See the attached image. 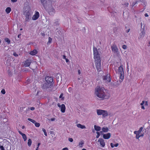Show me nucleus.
I'll use <instances>...</instances> for the list:
<instances>
[{"label":"nucleus","instance_id":"1","mask_svg":"<svg viewBox=\"0 0 150 150\" xmlns=\"http://www.w3.org/2000/svg\"><path fill=\"white\" fill-rule=\"evenodd\" d=\"M104 88L98 86L95 89V94L99 98L101 99L106 98V95L104 92Z\"/></svg>","mask_w":150,"mask_h":150},{"label":"nucleus","instance_id":"2","mask_svg":"<svg viewBox=\"0 0 150 150\" xmlns=\"http://www.w3.org/2000/svg\"><path fill=\"white\" fill-rule=\"evenodd\" d=\"M114 68L116 73L118 75L120 79L121 80H120V81L122 82L125 76L124 71L123 65L121 64L117 68L116 67Z\"/></svg>","mask_w":150,"mask_h":150},{"label":"nucleus","instance_id":"3","mask_svg":"<svg viewBox=\"0 0 150 150\" xmlns=\"http://www.w3.org/2000/svg\"><path fill=\"white\" fill-rule=\"evenodd\" d=\"M23 14L25 16V21L28 22L30 20L32 13L31 10L28 7L25 8L23 9Z\"/></svg>","mask_w":150,"mask_h":150},{"label":"nucleus","instance_id":"4","mask_svg":"<svg viewBox=\"0 0 150 150\" xmlns=\"http://www.w3.org/2000/svg\"><path fill=\"white\" fill-rule=\"evenodd\" d=\"M46 83L44 84L43 87L45 88L49 87L52 85L53 81V79L50 76H46L45 78Z\"/></svg>","mask_w":150,"mask_h":150},{"label":"nucleus","instance_id":"5","mask_svg":"<svg viewBox=\"0 0 150 150\" xmlns=\"http://www.w3.org/2000/svg\"><path fill=\"white\" fill-rule=\"evenodd\" d=\"M41 1L45 8L48 9L51 7L52 1L51 0H43Z\"/></svg>","mask_w":150,"mask_h":150},{"label":"nucleus","instance_id":"6","mask_svg":"<svg viewBox=\"0 0 150 150\" xmlns=\"http://www.w3.org/2000/svg\"><path fill=\"white\" fill-rule=\"evenodd\" d=\"M143 129V128L141 127L138 131L134 132V133L136 134V139H138L140 137L143 136L144 134L143 132H142Z\"/></svg>","mask_w":150,"mask_h":150},{"label":"nucleus","instance_id":"7","mask_svg":"<svg viewBox=\"0 0 150 150\" xmlns=\"http://www.w3.org/2000/svg\"><path fill=\"white\" fill-rule=\"evenodd\" d=\"M93 52L95 61L100 60V54L98 51L97 49L94 47H93Z\"/></svg>","mask_w":150,"mask_h":150},{"label":"nucleus","instance_id":"8","mask_svg":"<svg viewBox=\"0 0 150 150\" xmlns=\"http://www.w3.org/2000/svg\"><path fill=\"white\" fill-rule=\"evenodd\" d=\"M97 113L98 115H102L103 117H105L108 115L107 111L100 109L97 110Z\"/></svg>","mask_w":150,"mask_h":150},{"label":"nucleus","instance_id":"9","mask_svg":"<svg viewBox=\"0 0 150 150\" xmlns=\"http://www.w3.org/2000/svg\"><path fill=\"white\" fill-rule=\"evenodd\" d=\"M95 65L98 71H100L102 70V68L101 65V60H95Z\"/></svg>","mask_w":150,"mask_h":150},{"label":"nucleus","instance_id":"10","mask_svg":"<svg viewBox=\"0 0 150 150\" xmlns=\"http://www.w3.org/2000/svg\"><path fill=\"white\" fill-rule=\"evenodd\" d=\"M98 144H99L101 147L104 148L105 146V143L104 140L103 139H99L98 140Z\"/></svg>","mask_w":150,"mask_h":150},{"label":"nucleus","instance_id":"11","mask_svg":"<svg viewBox=\"0 0 150 150\" xmlns=\"http://www.w3.org/2000/svg\"><path fill=\"white\" fill-rule=\"evenodd\" d=\"M103 80L106 83L110 82V75L109 74H108L105 76H103Z\"/></svg>","mask_w":150,"mask_h":150},{"label":"nucleus","instance_id":"12","mask_svg":"<svg viewBox=\"0 0 150 150\" xmlns=\"http://www.w3.org/2000/svg\"><path fill=\"white\" fill-rule=\"evenodd\" d=\"M40 14L38 12L35 11V12L34 14L32 17V19L33 20H37L39 17Z\"/></svg>","mask_w":150,"mask_h":150},{"label":"nucleus","instance_id":"13","mask_svg":"<svg viewBox=\"0 0 150 150\" xmlns=\"http://www.w3.org/2000/svg\"><path fill=\"white\" fill-rule=\"evenodd\" d=\"M57 105L61 109V111L62 113H64L65 112L66 108L65 105L64 104H62L61 105L60 103H58Z\"/></svg>","mask_w":150,"mask_h":150},{"label":"nucleus","instance_id":"14","mask_svg":"<svg viewBox=\"0 0 150 150\" xmlns=\"http://www.w3.org/2000/svg\"><path fill=\"white\" fill-rule=\"evenodd\" d=\"M112 50V51L115 53H117L118 52V49L117 46L113 44L111 46V47Z\"/></svg>","mask_w":150,"mask_h":150},{"label":"nucleus","instance_id":"15","mask_svg":"<svg viewBox=\"0 0 150 150\" xmlns=\"http://www.w3.org/2000/svg\"><path fill=\"white\" fill-rule=\"evenodd\" d=\"M145 33L144 30H142L141 31V33H140L138 36V39L141 40L143 38L145 35Z\"/></svg>","mask_w":150,"mask_h":150},{"label":"nucleus","instance_id":"16","mask_svg":"<svg viewBox=\"0 0 150 150\" xmlns=\"http://www.w3.org/2000/svg\"><path fill=\"white\" fill-rule=\"evenodd\" d=\"M111 136V134L110 133H108L103 134V138L105 139H109L110 138Z\"/></svg>","mask_w":150,"mask_h":150},{"label":"nucleus","instance_id":"17","mask_svg":"<svg viewBox=\"0 0 150 150\" xmlns=\"http://www.w3.org/2000/svg\"><path fill=\"white\" fill-rule=\"evenodd\" d=\"M140 105L142 106L141 108L143 110H145L144 106H146L148 105V102L147 101H143L142 103H141Z\"/></svg>","mask_w":150,"mask_h":150},{"label":"nucleus","instance_id":"18","mask_svg":"<svg viewBox=\"0 0 150 150\" xmlns=\"http://www.w3.org/2000/svg\"><path fill=\"white\" fill-rule=\"evenodd\" d=\"M50 9H49L48 10L49 13L50 15H53L55 13V10L54 9L52 8V7H51Z\"/></svg>","mask_w":150,"mask_h":150},{"label":"nucleus","instance_id":"19","mask_svg":"<svg viewBox=\"0 0 150 150\" xmlns=\"http://www.w3.org/2000/svg\"><path fill=\"white\" fill-rule=\"evenodd\" d=\"M101 130L102 131H101L100 132V133H102V132H107L109 131L108 128L107 127H102L101 129Z\"/></svg>","mask_w":150,"mask_h":150},{"label":"nucleus","instance_id":"20","mask_svg":"<svg viewBox=\"0 0 150 150\" xmlns=\"http://www.w3.org/2000/svg\"><path fill=\"white\" fill-rule=\"evenodd\" d=\"M31 62L30 60H27L24 62V65L25 67H28L30 65Z\"/></svg>","mask_w":150,"mask_h":150},{"label":"nucleus","instance_id":"21","mask_svg":"<svg viewBox=\"0 0 150 150\" xmlns=\"http://www.w3.org/2000/svg\"><path fill=\"white\" fill-rule=\"evenodd\" d=\"M84 143V141H83V140L79 142L78 146H79V148H82V147H83V146Z\"/></svg>","mask_w":150,"mask_h":150},{"label":"nucleus","instance_id":"22","mask_svg":"<svg viewBox=\"0 0 150 150\" xmlns=\"http://www.w3.org/2000/svg\"><path fill=\"white\" fill-rule=\"evenodd\" d=\"M76 126L78 128H80L81 129H84L86 128V126L85 125H82L80 124H77L76 125Z\"/></svg>","mask_w":150,"mask_h":150},{"label":"nucleus","instance_id":"23","mask_svg":"<svg viewBox=\"0 0 150 150\" xmlns=\"http://www.w3.org/2000/svg\"><path fill=\"white\" fill-rule=\"evenodd\" d=\"M18 132L21 134L23 137V139H24V141H25L27 139V137L25 134L23 133L21 131H19Z\"/></svg>","mask_w":150,"mask_h":150},{"label":"nucleus","instance_id":"24","mask_svg":"<svg viewBox=\"0 0 150 150\" xmlns=\"http://www.w3.org/2000/svg\"><path fill=\"white\" fill-rule=\"evenodd\" d=\"M38 53L37 51L36 50H33L31 51L30 54L32 55H34L37 54Z\"/></svg>","mask_w":150,"mask_h":150},{"label":"nucleus","instance_id":"25","mask_svg":"<svg viewBox=\"0 0 150 150\" xmlns=\"http://www.w3.org/2000/svg\"><path fill=\"white\" fill-rule=\"evenodd\" d=\"M94 128L97 131H100L101 129L100 127L96 125L94 126Z\"/></svg>","mask_w":150,"mask_h":150},{"label":"nucleus","instance_id":"26","mask_svg":"<svg viewBox=\"0 0 150 150\" xmlns=\"http://www.w3.org/2000/svg\"><path fill=\"white\" fill-rule=\"evenodd\" d=\"M110 145L111 147L112 148H113L114 147H117L119 145V144L118 143H116L115 144H114L112 143H111Z\"/></svg>","mask_w":150,"mask_h":150},{"label":"nucleus","instance_id":"27","mask_svg":"<svg viewBox=\"0 0 150 150\" xmlns=\"http://www.w3.org/2000/svg\"><path fill=\"white\" fill-rule=\"evenodd\" d=\"M11 11V8L9 7H7L5 10L6 12L7 13H9Z\"/></svg>","mask_w":150,"mask_h":150},{"label":"nucleus","instance_id":"28","mask_svg":"<svg viewBox=\"0 0 150 150\" xmlns=\"http://www.w3.org/2000/svg\"><path fill=\"white\" fill-rule=\"evenodd\" d=\"M111 86H113L114 87H116L119 85V84L117 85V84H116L115 82H113L111 83Z\"/></svg>","mask_w":150,"mask_h":150},{"label":"nucleus","instance_id":"29","mask_svg":"<svg viewBox=\"0 0 150 150\" xmlns=\"http://www.w3.org/2000/svg\"><path fill=\"white\" fill-rule=\"evenodd\" d=\"M32 144V141L31 139H29L28 140V146H30Z\"/></svg>","mask_w":150,"mask_h":150},{"label":"nucleus","instance_id":"30","mask_svg":"<svg viewBox=\"0 0 150 150\" xmlns=\"http://www.w3.org/2000/svg\"><path fill=\"white\" fill-rule=\"evenodd\" d=\"M5 41L8 44H9L10 43V40L8 38H6L5 39Z\"/></svg>","mask_w":150,"mask_h":150},{"label":"nucleus","instance_id":"31","mask_svg":"<svg viewBox=\"0 0 150 150\" xmlns=\"http://www.w3.org/2000/svg\"><path fill=\"white\" fill-rule=\"evenodd\" d=\"M28 120L34 124V123H35V121L33 119H32L30 118H28Z\"/></svg>","mask_w":150,"mask_h":150},{"label":"nucleus","instance_id":"32","mask_svg":"<svg viewBox=\"0 0 150 150\" xmlns=\"http://www.w3.org/2000/svg\"><path fill=\"white\" fill-rule=\"evenodd\" d=\"M35 126L36 127H39L40 126V124L39 123L36 122H35V123H34Z\"/></svg>","mask_w":150,"mask_h":150},{"label":"nucleus","instance_id":"33","mask_svg":"<svg viewBox=\"0 0 150 150\" xmlns=\"http://www.w3.org/2000/svg\"><path fill=\"white\" fill-rule=\"evenodd\" d=\"M42 130L43 132L44 135L46 136H47V133L46 132V130L44 129L43 128L42 129Z\"/></svg>","mask_w":150,"mask_h":150},{"label":"nucleus","instance_id":"34","mask_svg":"<svg viewBox=\"0 0 150 150\" xmlns=\"http://www.w3.org/2000/svg\"><path fill=\"white\" fill-rule=\"evenodd\" d=\"M52 39L50 38L49 37L48 38V41L47 42V44H50L52 42Z\"/></svg>","mask_w":150,"mask_h":150},{"label":"nucleus","instance_id":"35","mask_svg":"<svg viewBox=\"0 0 150 150\" xmlns=\"http://www.w3.org/2000/svg\"><path fill=\"white\" fill-rule=\"evenodd\" d=\"M96 133L97 134V135L96 136V138H98L100 136V132H97Z\"/></svg>","mask_w":150,"mask_h":150},{"label":"nucleus","instance_id":"36","mask_svg":"<svg viewBox=\"0 0 150 150\" xmlns=\"http://www.w3.org/2000/svg\"><path fill=\"white\" fill-rule=\"evenodd\" d=\"M48 120L50 121H54L55 120V118H51L48 119Z\"/></svg>","mask_w":150,"mask_h":150},{"label":"nucleus","instance_id":"37","mask_svg":"<svg viewBox=\"0 0 150 150\" xmlns=\"http://www.w3.org/2000/svg\"><path fill=\"white\" fill-rule=\"evenodd\" d=\"M123 49L125 50H126L127 49V47L125 45H123L122 47Z\"/></svg>","mask_w":150,"mask_h":150},{"label":"nucleus","instance_id":"38","mask_svg":"<svg viewBox=\"0 0 150 150\" xmlns=\"http://www.w3.org/2000/svg\"><path fill=\"white\" fill-rule=\"evenodd\" d=\"M7 72L9 76H11L12 75V73L11 71H10L9 70H8L7 71Z\"/></svg>","mask_w":150,"mask_h":150},{"label":"nucleus","instance_id":"39","mask_svg":"<svg viewBox=\"0 0 150 150\" xmlns=\"http://www.w3.org/2000/svg\"><path fill=\"white\" fill-rule=\"evenodd\" d=\"M123 5L125 7H127L128 6L129 4L128 3H125L124 4H123Z\"/></svg>","mask_w":150,"mask_h":150},{"label":"nucleus","instance_id":"40","mask_svg":"<svg viewBox=\"0 0 150 150\" xmlns=\"http://www.w3.org/2000/svg\"><path fill=\"white\" fill-rule=\"evenodd\" d=\"M1 92L2 94H5L6 93L5 90L4 89H3L1 90Z\"/></svg>","mask_w":150,"mask_h":150},{"label":"nucleus","instance_id":"41","mask_svg":"<svg viewBox=\"0 0 150 150\" xmlns=\"http://www.w3.org/2000/svg\"><path fill=\"white\" fill-rule=\"evenodd\" d=\"M68 91L70 93H71L72 92V89L71 87H69L68 88Z\"/></svg>","mask_w":150,"mask_h":150},{"label":"nucleus","instance_id":"42","mask_svg":"<svg viewBox=\"0 0 150 150\" xmlns=\"http://www.w3.org/2000/svg\"><path fill=\"white\" fill-rule=\"evenodd\" d=\"M68 140L71 142H73V140L72 138H69L68 139Z\"/></svg>","mask_w":150,"mask_h":150},{"label":"nucleus","instance_id":"43","mask_svg":"<svg viewBox=\"0 0 150 150\" xmlns=\"http://www.w3.org/2000/svg\"><path fill=\"white\" fill-rule=\"evenodd\" d=\"M13 55L15 57H18V54H17L16 53L14 52L13 54Z\"/></svg>","mask_w":150,"mask_h":150},{"label":"nucleus","instance_id":"44","mask_svg":"<svg viewBox=\"0 0 150 150\" xmlns=\"http://www.w3.org/2000/svg\"><path fill=\"white\" fill-rule=\"evenodd\" d=\"M18 0H11V2L13 3H14L17 2Z\"/></svg>","mask_w":150,"mask_h":150},{"label":"nucleus","instance_id":"45","mask_svg":"<svg viewBox=\"0 0 150 150\" xmlns=\"http://www.w3.org/2000/svg\"><path fill=\"white\" fill-rule=\"evenodd\" d=\"M62 150H69L68 149L67 147H65L63 148Z\"/></svg>","mask_w":150,"mask_h":150},{"label":"nucleus","instance_id":"46","mask_svg":"<svg viewBox=\"0 0 150 150\" xmlns=\"http://www.w3.org/2000/svg\"><path fill=\"white\" fill-rule=\"evenodd\" d=\"M30 109L31 110H35V108L34 107H33L30 108Z\"/></svg>","mask_w":150,"mask_h":150},{"label":"nucleus","instance_id":"47","mask_svg":"<svg viewBox=\"0 0 150 150\" xmlns=\"http://www.w3.org/2000/svg\"><path fill=\"white\" fill-rule=\"evenodd\" d=\"M63 96V94L62 93L60 94L59 96V98H62Z\"/></svg>","mask_w":150,"mask_h":150},{"label":"nucleus","instance_id":"48","mask_svg":"<svg viewBox=\"0 0 150 150\" xmlns=\"http://www.w3.org/2000/svg\"><path fill=\"white\" fill-rule=\"evenodd\" d=\"M62 58L63 59H66V57L65 55H63L62 57Z\"/></svg>","mask_w":150,"mask_h":150},{"label":"nucleus","instance_id":"49","mask_svg":"<svg viewBox=\"0 0 150 150\" xmlns=\"http://www.w3.org/2000/svg\"><path fill=\"white\" fill-rule=\"evenodd\" d=\"M144 16L145 17H148L149 16L147 13H145L144 15Z\"/></svg>","mask_w":150,"mask_h":150},{"label":"nucleus","instance_id":"50","mask_svg":"<svg viewBox=\"0 0 150 150\" xmlns=\"http://www.w3.org/2000/svg\"><path fill=\"white\" fill-rule=\"evenodd\" d=\"M65 60H66V61L67 62H69V60H68V59H67V58H66L65 59Z\"/></svg>","mask_w":150,"mask_h":150},{"label":"nucleus","instance_id":"51","mask_svg":"<svg viewBox=\"0 0 150 150\" xmlns=\"http://www.w3.org/2000/svg\"><path fill=\"white\" fill-rule=\"evenodd\" d=\"M78 73L79 74H81V71L80 70H79L78 71Z\"/></svg>","mask_w":150,"mask_h":150},{"label":"nucleus","instance_id":"52","mask_svg":"<svg viewBox=\"0 0 150 150\" xmlns=\"http://www.w3.org/2000/svg\"><path fill=\"white\" fill-rule=\"evenodd\" d=\"M123 54H124V55H127V53H126V51H125L123 53Z\"/></svg>","mask_w":150,"mask_h":150},{"label":"nucleus","instance_id":"53","mask_svg":"<svg viewBox=\"0 0 150 150\" xmlns=\"http://www.w3.org/2000/svg\"><path fill=\"white\" fill-rule=\"evenodd\" d=\"M136 3H137V2H134L133 3V4H133V6H134V5H135V4H136Z\"/></svg>","mask_w":150,"mask_h":150},{"label":"nucleus","instance_id":"54","mask_svg":"<svg viewBox=\"0 0 150 150\" xmlns=\"http://www.w3.org/2000/svg\"><path fill=\"white\" fill-rule=\"evenodd\" d=\"M130 31V29H128L126 30V32L128 33Z\"/></svg>","mask_w":150,"mask_h":150},{"label":"nucleus","instance_id":"55","mask_svg":"<svg viewBox=\"0 0 150 150\" xmlns=\"http://www.w3.org/2000/svg\"><path fill=\"white\" fill-rule=\"evenodd\" d=\"M129 70V67H127V71H128Z\"/></svg>","mask_w":150,"mask_h":150},{"label":"nucleus","instance_id":"56","mask_svg":"<svg viewBox=\"0 0 150 150\" xmlns=\"http://www.w3.org/2000/svg\"><path fill=\"white\" fill-rule=\"evenodd\" d=\"M40 144V143H38V147H39V146Z\"/></svg>","mask_w":150,"mask_h":150},{"label":"nucleus","instance_id":"57","mask_svg":"<svg viewBox=\"0 0 150 150\" xmlns=\"http://www.w3.org/2000/svg\"><path fill=\"white\" fill-rule=\"evenodd\" d=\"M57 23H56V25H58V20H57Z\"/></svg>","mask_w":150,"mask_h":150},{"label":"nucleus","instance_id":"58","mask_svg":"<svg viewBox=\"0 0 150 150\" xmlns=\"http://www.w3.org/2000/svg\"><path fill=\"white\" fill-rule=\"evenodd\" d=\"M38 148L39 147H37L36 149V150H38Z\"/></svg>","mask_w":150,"mask_h":150},{"label":"nucleus","instance_id":"59","mask_svg":"<svg viewBox=\"0 0 150 150\" xmlns=\"http://www.w3.org/2000/svg\"><path fill=\"white\" fill-rule=\"evenodd\" d=\"M81 150H86L85 149H82Z\"/></svg>","mask_w":150,"mask_h":150},{"label":"nucleus","instance_id":"60","mask_svg":"<svg viewBox=\"0 0 150 150\" xmlns=\"http://www.w3.org/2000/svg\"><path fill=\"white\" fill-rule=\"evenodd\" d=\"M24 127H25L24 126H23L22 127V129H23L24 128Z\"/></svg>","mask_w":150,"mask_h":150},{"label":"nucleus","instance_id":"61","mask_svg":"<svg viewBox=\"0 0 150 150\" xmlns=\"http://www.w3.org/2000/svg\"><path fill=\"white\" fill-rule=\"evenodd\" d=\"M127 67H129V65H128V63L127 64Z\"/></svg>","mask_w":150,"mask_h":150},{"label":"nucleus","instance_id":"62","mask_svg":"<svg viewBox=\"0 0 150 150\" xmlns=\"http://www.w3.org/2000/svg\"><path fill=\"white\" fill-rule=\"evenodd\" d=\"M149 44L150 45H149V46L150 45V41H149Z\"/></svg>","mask_w":150,"mask_h":150},{"label":"nucleus","instance_id":"63","mask_svg":"<svg viewBox=\"0 0 150 150\" xmlns=\"http://www.w3.org/2000/svg\"><path fill=\"white\" fill-rule=\"evenodd\" d=\"M20 35H18V37L19 38V36Z\"/></svg>","mask_w":150,"mask_h":150},{"label":"nucleus","instance_id":"64","mask_svg":"<svg viewBox=\"0 0 150 150\" xmlns=\"http://www.w3.org/2000/svg\"><path fill=\"white\" fill-rule=\"evenodd\" d=\"M22 30V28H21V29H20V30Z\"/></svg>","mask_w":150,"mask_h":150}]
</instances>
